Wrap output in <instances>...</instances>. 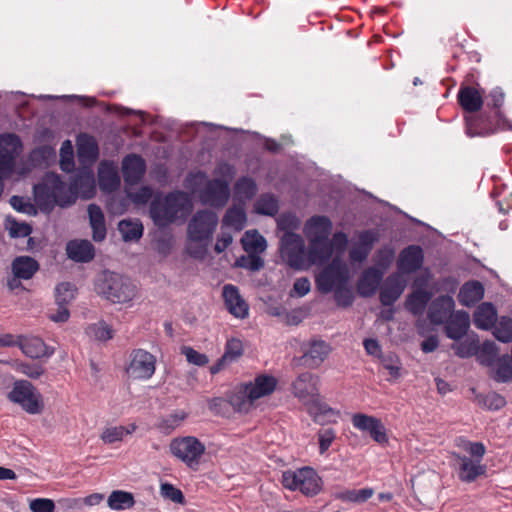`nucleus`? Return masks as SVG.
Segmentation results:
<instances>
[{
	"label": "nucleus",
	"instance_id": "61",
	"mask_svg": "<svg viewBox=\"0 0 512 512\" xmlns=\"http://www.w3.org/2000/svg\"><path fill=\"white\" fill-rule=\"evenodd\" d=\"M246 222V213L242 208H229L224 217L223 223L229 226H238L239 228Z\"/></svg>",
	"mask_w": 512,
	"mask_h": 512
},
{
	"label": "nucleus",
	"instance_id": "12",
	"mask_svg": "<svg viewBox=\"0 0 512 512\" xmlns=\"http://www.w3.org/2000/svg\"><path fill=\"white\" fill-rule=\"evenodd\" d=\"M351 421L354 428L368 432L375 442L379 444L388 442L386 428L380 419L363 413H355Z\"/></svg>",
	"mask_w": 512,
	"mask_h": 512
},
{
	"label": "nucleus",
	"instance_id": "37",
	"mask_svg": "<svg viewBox=\"0 0 512 512\" xmlns=\"http://www.w3.org/2000/svg\"><path fill=\"white\" fill-rule=\"evenodd\" d=\"M492 369L491 378L497 383L512 381V359L508 354L500 356Z\"/></svg>",
	"mask_w": 512,
	"mask_h": 512
},
{
	"label": "nucleus",
	"instance_id": "40",
	"mask_svg": "<svg viewBox=\"0 0 512 512\" xmlns=\"http://www.w3.org/2000/svg\"><path fill=\"white\" fill-rule=\"evenodd\" d=\"M118 230L125 242L138 241L143 235L140 220L123 219L118 223Z\"/></svg>",
	"mask_w": 512,
	"mask_h": 512
},
{
	"label": "nucleus",
	"instance_id": "60",
	"mask_svg": "<svg viewBox=\"0 0 512 512\" xmlns=\"http://www.w3.org/2000/svg\"><path fill=\"white\" fill-rule=\"evenodd\" d=\"M300 219L293 213H284L277 219V228L284 233H294L300 227Z\"/></svg>",
	"mask_w": 512,
	"mask_h": 512
},
{
	"label": "nucleus",
	"instance_id": "31",
	"mask_svg": "<svg viewBox=\"0 0 512 512\" xmlns=\"http://www.w3.org/2000/svg\"><path fill=\"white\" fill-rule=\"evenodd\" d=\"M484 296V286L479 281L466 282L458 293V301L464 306H473Z\"/></svg>",
	"mask_w": 512,
	"mask_h": 512
},
{
	"label": "nucleus",
	"instance_id": "16",
	"mask_svg": "<svg viewBox=\"0 0 512 512\" xmlns=\"http://www.w3.org/2000/svg\"><path fill=\"white\" fill-rule=\"evenodd\" d=\"M53 188L57 186L52 183L51 173H47L43 181L33 187L34 200L42 212L50 213L55 207Z\"/></svg>",
	"mask_w": 512,
	"mask_h": 512
},
{
	"label": "nucleus",
	"instance_id": "25",
	"mask_svg": "<svg viewBox=\"0 0 512 512\" xmlns=\"http://www.w3.org/2000/svg\"><path fill=\"white\" fill-rule=\"evenodd\" d=\"M89 224L92 229V239L101 242L106 238L107 228L105 215L100 206L95 203L89 204L87 208Z\"/></svg>",
	"mask_w": 512,
	"mask_h": 512
},
{
	"label": "nucleus",
	"instance_id": "41",
	"mask_svg": "<svg viewBox=\"0 0 512 512\" xmlns=\"http://www.w3.org/2000/svg\"><path fill=\"white\" fill-rule=\"evenodd\" d=\"M499 349L495 342L486 340L481 346L478 344L476 353L477 361L486 367H493L497 361Z\"/></svg>",
	"mask_w": 512,
	"mask_h": 512
},
{
	"label": "nucleus",
	"instance_id": "49",
	"mask_svg": "<svg viewBox=\"0 0 512 512\" xmlns=\"http://www.w3.org/2000/svg\"><path fill=\"white\" fill-rule=\"evenodd\" d=\"M107 502L112 510H126L135 503L133 494L122 490L113 491L109 495Z\"/></svg>",
	"mask_w": 512,
	"mask_h": 512
},
{
	"label": "nucleus",
	"instance_id": "6",
	"mask_svg": "<svg viewBox=\"0 0 512 512\" xmlns=\"http://www.w3.org/2000/svg\"><path fill=\"white\" fill-rule=\"evenodd\" d=\"M280 253L283 261L291 268L300 270L305 267V243L299 234L284 233L280 240Z\"/></svg>",
	"mask_w": 512,
	"mask_h": 512
},
{
	"label": "nucleus",
	"instance_id": "3",
	"mask_svg": "<svg viewBox=\"0 0 512 512\" xmlns=\"http://www.w3.org/2000/svg\"><path fill=\"white\" fill-rule=\"evenodd\" d=\"M8 399L18 404L29 414H39L44 408L41 394L35 386L27 380L15 381L11 391L8 393Z\"/></svg>",
	"mask_w": 512,
	"mask_h": 512
},
{
	"label": "nucleus",
	"instance_id": "18",
	"mask_svg": "<svg viewBox=\"0 0 512 512\" xmlns=\"http://www.w3.org/2000/svg\"><path fill=\"white\" fill-rule=\"evenodd\" d=\"M332 253V243L329 237L314 236L309 239L308 258L312 264H325L331 258Z\"/></svg>",
	"mask_w": 512,
	"mask_h": 512
},
{
	"label": "nucleus",
	"instance_id": "9",
	"mask_svg": "<svg viewBox=\"0 0 512 512\" xmlns=\"http://www.w3.org/2000/svg\"><path fill=\"white\" fill-rule=\"evenodd\" d=\"M21 150L22 142L18 135L14 133L0 135V177H7L13 172L16 158Z\"/></svg>",
	"mask_w": 512,
	"mask_h": 512
},
{
	"label": "nucleus",
	"instance_id": "57",
	"mask_svg": "<svg viewBox=\"0 0 512 512\" xmlns=\"http://www.w3.org/2000/svg\"><path fill=\"white\" fill-rule=\"evenodd\" d=\"M243 354V344L240 339L231 338L227 341L225 352L222 355V361H227L229 364L237 361Z\"/></svg>",
	"mask_w": 512,
	"mask_h": 512
},
{
	"label": "nucleus",
	"instance_id": "4",
	"mask_svg": "<svg viewBox=\"0 0 512 512\" xmlns=\"http://www.w3.org/2000/svg\"><path fill=\"white\" fill-rule=\"evenodd\" d=\"M217 224L218 216L214 211L198 210L188 223V238L196 243H207L211 240Z\"/></svg>",
	"mask_w": 512,
	"mask_h": 512
},
{
	"label": "nucleus",
	"instance_id": "19",
	"mask_svg": "<svg viewBox=\"0 0 512 512\" xmlns=\"http://www.w3.org/2000/svg\"><path fill=\"white\" fill-rule=\"evenodd\" d=\"M57 313L50 316V320H67L70 316L67 304L74 299V286L69 282H62L55 288Z\"/></svg>",
	"mask_w": 512,
	"mask_h": 512
},
{
	"label": "nucleus",
	"instance_id": "24",
	"mask_svg": "<svg viewBox=\"0 0 512 512\" xmlns=\"http://www.w3.org/2000/svg\"><path fill=\"white\" fill-rule=\"evenodd\" d=\"M454 307L455 302L451 296H439L430 304L427 320H453Z\"/></svg>",
	"mask_w": 512,
	"mask_h": 512
},
{
	"label": "nucleus",
	"instance_id": "15",
	"mask_svg": "<svg viewBox=\"0 0 512 512\" xmlns=\"http://www.w3.org/2000/svg\"><path fill=\"white\" fill-rule=\"evenodd\" d=\"M424 262V252L419 245H409L398 256L397 269L401 274H412L418 271Z\"/></svg>",
	"mask_w": 512,
	"mask_h": 512
},
{
	"label": "nucleus",
	"instance_id": "35",
	"mask_svg": "<svg viewBox=\"0 0 512 512\" xmlns=\"http://www.w3.org/2000/svg\"><path fill=\"white\" fill-rule=\"evenodd\" d=\"M71 189L77 196L82 193L85 199L92 197L95 190V179L92 172L82 171L76 174L71 182Z\"/></svg>",
	"mask_w": 512,
	"mask_h": 512
},
{
	"label": "nucleus",
	"instance_id": "64",
	"mask_svg": "<svg viewBox=\"0 0 512 512\" xmlns=\"http://www.w3.org/2000/svg\"><path fill=\"white\" fill-rule=\"evenodd\" d=\"M75 163L73 158V150L69 140H66L61 147L60 168L64 172H71Z\"/></svg>",
	"mask_w": 512,
	"mask_h": 512
},
{
	"label": "nucleus",
	"instance_id": "63",
	"mask_svg": "<svg viewBox=\"0 0 512 512\" xmlns=\"http://www.w3.org/2000/svg\"><path fill=\"white\" fill-rule=\"evenodd\" d=\"M319 453L325 454L336 439V431L333 428H321L317 432Z\"/></svg>",
	"mask_w": 512,
	"mask_h": 512
},
{
	"label": "nucleus",
	"instance_id": "44",
	"mask_svg": "<svg viewBox=\"0 0 512 512\" xmlns=\"http://www.w3.org/2000/svg\"><path fill=\"white\" fill-rule=\"evenodd\" d=\"M472 393L475 395L474 401L481 407L488 410L497 411L503 408L506 404V400L503 396L496 392H490L488 394L476 393L475 388H471Z\"/></svg>",
	"mask_w": 512,
	"mask_h": 512
},
{
	"label": "nucleus",
	"instance_id": "26",
	"mask_svg": "<svg viewBox=\"0 0 512 512\" xmlns=\"http://www.w3.org/2000/svg\"><path fill=\"white\" fill-rule=\"evenodd\" d=\"M223 296L225 298L227 309L232 315L237 318H244L247 315L248 305L241 298L239 291L235 286L231 284L225 285L223 288Z\"/></svg>",
	"mask_w": 512,
	"mask_h": 512
},
{
	"label": "nucleus",
	"instance_id": "43",
	"mask_svg": "<svg viewBox=\"0 0 512 512\" xmlns=\"http://www.w3.org/2000/svg\"><path fill=\"white\" fill-rule=\"evenodd\" d=\"M78 157L88 161H96L99 155L98 144L95 139L86 134L81 135L78 141Z\"/></svg>",
	"mask_w": 512,
	"mask_h": 512
},
{
	"label": "nucleus",
	"instance_id": "8",
	"mask_svg": "<svg viewBox=\"0 0 512 512\" xmlns=\"http://www.w3.org/2000/svg\"><path fill=\"white\" fill-rule=\"evenodd\" d=\"M303 355L294 358L295 365L305 366L309 369H317L327 359L332 351L331 345L318 338L310 339L302 346Z\"/></svg>",
	"mask_w": 512,
	"mask_h": 512
},
{
	"label": "nucleus",
	"instance_id": "23",
	"mask_svg": "<svg viewBox=\"0 0 512 512\" xmlns=\"http://www.w3.org/2000/svg\"><path fill=\"white\" fill-rule=\"evenodd\" d=\"M299 490L307 495L314 496L317 495L323 485V481L321 477L317 474V472L311 467H303L299 469Z\"/></svg>",
	"mask_w": 512,
	"mask_h": 512
},
{
	"label": "nucleus",
	"instance_id": "36",
	"mask_svg": "<svg viewBox=\"0 0 512 512\" xmlns=\"http://www.w3.org/2000/svg\"><path fill=\"white\" fill-rule=\"evenodd\" d=\"M99 187L104 192H113L120 186V177L117 170L112 166L100 164L98 171Z\"/></svg>",
	"mask_w": 512,
	"mask_h": 512
},
{
	"label": "nucleus",
	"instance_id": "5",
	"mask_svg": "<svg viewBox=\"0 0 512 512\" xmlns=\"http://www.w3.org/2000/svg\"><path fill=\"white\" fill-rule=\"evenodd\" d=\"M170 452L173 456L185 463L189 468L198 466L205 453V445L194 436L175 438L170 443Z\"/></svg>",
	"mask_w": 512,
	"mask_h": 512
},
{
	"label": "nucleus",
	"instance_id": "28",
	"mask_svg": "<svg viewBox=\"0 0 512 512\" xmlns=\"http://www.w3.org/2000/svg\"><path fill=\"white\" fill-rule=\"evenodd\" d=\"M249 388L250 400H257L270 395L276 388L277 381L270 375H259L254 382L245 383Z\"/></svg>",
	"mask_w": 512,
	"mask_h": 512
},
{
	"label": "nucleus",
	"instance_id": "34",
	"mask_svg": "<svg viewBox=\"0 0 512 512\" xmlns=\"http://www.w3.org/2000/svg\"><path fill=\"white\" fill-rule=\"evenodd\" d=\"M333 228L332 221L327 216H312L305 225V232L309 239L314 236L329 237Z\"/></svg>",
	"mask_w": 512,
	"mask_h": 512
},
{
	"label": "nucleus",
	"instance_id": "42",
	"mask_svg": "<svg viewBox=\"0 0 512 512\" xmlns=\"http://www.w3.org/2000/svg\"><path fill=\"white\" fill-rule=\"evenodd\" d=\"M254 210L257 214L273 217L279 210L278 199L272 193H263L255 202Z\"/></svg>",
	"mask_w": 512,
	"mask_h": 512
},
{
	"label": "nucleus",
	"instance_id": "46",
	"mask_svg": "<svg viewBox=\"0 0 512 512\" xmlns=\"http://www.w3.org/2000/svg\"><path fill=\"white\" fill-rule=\"evenodd\" d=\"M242 245L247 253L258 254L265 251L266 239L257 230L247 231L242 238Z\"/></svg>",
	"mask_w": 512,
	"mask_h": 512
},
{
	"label": "nucleus",
	"instance_id": "62",
	"mask_svg": "<svg viewBox=\"0 0 512 512\" xmlns=\"http://www.w3.org/2000/svg\"><path fill=\"white\" fill-rule=\"evenodd\" d=\"M332 269L327 267L316 277V286L321 293H329L337 287V283L332 278Z\"/></svg>",
	"mask_w": 512,
	"mask_h": 512
},
{
	"label": "nucleus",
	"instance_id": "47",
	"mask_svg": "<svg viewBox=\"0 0 512 512\" xmlns=\"http://www.w3.org/2000/svg\"><path fill=\"white\" fill-rule=\"evenodd\" d=\"M257 191H258L257 183L251 177L243 176V177L239 178L234 185L235 195L238 198H241L244 200L253 199L256 196Z\"/></svg>",
	"mask_w": 512,
	"mask_h": 512
},
{
	"label": "nucleus",
	"instance_id": "21",
	"mask_svg": "<svg viewBox=\"0 0 512 512\" xmlns=\"http://www.w3.org/2000/svg\"><path fill=\"white\" fill-rule=\"evenodd\" d=\"M405 281L400 275L387 277L384 286L380 291V301L384 306H390L401 296L405 289Z\"/></svg>",
	"mask_w": 512,
	"mask_h": 512
},
{
	"label": "nucleus",
	"instance_id": "48",
	"mask_svg": "<svg viewBox=\"0 0 512 512\" xmlns=\"http://www.w3.org/2000/svg\"><path fill=\"white\" fill-rule=\"evenodd\" d=\"M134 423L128 426H114L107 427L101 434V439L104 443L112 444L117 441H122L125 435H130L136 430Z\"/></svg>",
	"mask_w": 512,
	"mask_h": 512
},
{
	"label": "nucleus",
	"instance_id": "14",
	"mask_svg": "<svg viewBox=\"0 0 512 512\" xmlns=\"http://www.w3.org/2000/svg\"><path fill=\"white\" fill-rule=\"evenodd\" d=\"M200 197L203 203L222 208L227 204L230 197L229 185L222 179L210 180L202 190Z\"/></svg>",
	"mask_w": 512,
	"mask_h": 512
},
{
	"label": "nucleus",
	"instance_id": "39",
	"mask_svg": "<svg viewBox=\"0 0 512 512\" xmlns=\"http://www.w3.org/2000/svg\"><path fill=\"white\" fill-rule=\"evenodd\" d=\"M432 296L433 293L431 291L413 290L407 297L405 306L412 314H421L426 309Z\"/></svg>",
	"mask_w": 512,
	"mask_h": 512
},
{
	"label": "nucleus",
	"instance_id": "10",
	"mask_svg": "<svg viewBox=\"0 0 512 512\" xmlns=\"http://www.w3.org/2000/svg\"><path fill=\"white\" fill-rule=\"evenodd\" d=\"M155 363L154 355L143 349H134L126 373L133 379L148 380L155 372Z\"/></svg>",
	"mask_w": 512,
	"mask_h": 512
},
{
	"label": "nucleus",
	"instance_id": "56",
	"mask_svg": "<svg viewBox=\"0 0 512 512\" xmlns=\"http://www.w3.org/2000/svg\"><path fill=\"white\" fill-rule=\"evenodd\" d=\"M473 320H512L507 316L497 317V310L490 302L481 303L473 314Z\"/></svg>",
	"mask_w": 512,
	"mask_h": 512
},
{
	"label": "nucleus",
	"instance_id": "38",
	"mask_svg": "<svg viewBox=\"0 0 512 512\" xmlns=\"http://www.w3.org/2000/svg\"><path fill=\"white\" fill-rule=\"evenodd\" d=\"M307 405H309V414L319 424H324L331 417L338 415V411L321 401L320 395L311 400Z\"/></svg>",
	"mask_w": 512,
	"mask_h": 512
},
{
	"label": "nucleus",
	"instance_id": "58",
	"mask_svg": "<svg viewBox=\"0 0 512 512\" xmlns=\"http://www.w3.org/2000/svg\"><path fill=\"white\" fill-rule=\"evenodd\" d=\"M236 266L256 272L264 267V260L258 254L248 253L236 260Z\"/></svg>",
	"mask_w": 512,
	"mask_h": 512
},
{
	"label": "nucleus",
	"instance_id": "2",
	"mask_svg": "<svg viewBox=\"0 0 512 512\" xmlns=\"http://www.w3.org/2000/svg\"><path fill=\"white\" fill-rule=\"evenodd\" d=\"M97 292L112 303H128L137 294V286L128 277L112 271H104L96 283Z\"/></svg>",
	"mask_w": 512,
	"mask_h": 512
},
{
	"label": "nucleus",
	"instance_id": "33",
	"mask_svg": "<svg viewBox=\"0 0 512 512\" xmlns=\"http://www.w3.org/2000/svg\"><path fill=\"white\" fill-rule=\"evenodd\" d=\"M476 328L491 331L493 336L503 343L512 341V322H473Z\"/></svg>",
	"mask_w": 512,
	"mask_h": 512
},
{
	"label": "nucleus",
	"instance_id": "55",
	"mask_svg": "<svg viewBox=\"0 0 512 512\" xmlns=\"http://www.w3.org/2000/svg\"><path fill=\"white\" fill-rule=\"evenodd\" d=\"M12 367L16 372L24 374L31 379H38L45 372L42 365L23 361H15Z\"/></svg>",
	"mask_w": 512,
	"mask_h": 512
},
{
	"label": "nucleus",
	"instance_id": "22",
	"mask_svg": "<svg viewBox=\"0 0 512 512\" xmlns=\"http://www.w3.org/2000/svg\"><path fill=\"white\" fill-rule=\"evenodd\" d=\"M19 348L21 351L32 359L42 357H50L54 353V349L48 347L39 337H23L20 339Z\"/></svg>",
	"mask_w": 512,
	"mask_h": 512
},
{
	"label": "nucleus",
	"instance_id": "32",
	"mask_svg": "<svg viewBox=\"0 0 512 512\" xmlns=\"http://www.w3.org/2000/svg\"><path fill=\"white\" fill-rule=\"evenodd\" d=\"M457 97L461 107L470 113L479 111L483 105L481 94L476 88L471 86L462 87Z\"/></svg>",
	"mask_w": 512,
	"mask_h": 512
},
{
	"label": "nucleus",
	"instance_id": "54",
	"mask_svg": "<svg viewBox=\"0 0 512 512\" xmlns=\"http://www.w3.org/2000/svg\"><path fill=\"white\" fill-rule=\"evenodd\" d=\"M379 360L392 378L398 379L401 377L402 363L397 354L389 352L383 354Z\"/></svg>",
	"mask_w": 512,
	"mask_h": 512
},
{
	"label": "nucleus",
	"instance_id": "29",
	"mask_svg": "<svg viewBox=\"0 0 512 512\" xmlns=\"http://www.w3.org/2000/svg\"><path fill=\"white\" fill-rule=\"evenodd\" d=\"M39 267V263L30 256H17L11 263L13 275L23 280L31 279Z\"/></svg>",
	"mask_w": 512,
	"mask_h": 512
},
{
	"label": "nucleus",
	"instance_id": "52",
	"mask_svg": "<svg viewBox=\"0 0 512 512\" xmlns=\"http://www.w3.org/2000/svg\"><path fill=\"white\" fill-rule=\"evenodd\" d=\"M451 349L460 358H469L476 356L478 350V340L474 338H466L462 341L451 345Z\"/></svg>",
	"mask_w": 512,
	"mask_h": 512
},
{
	"label": "nucleus",
	"instance_id": "30",
	"mask_svg": "<svg viewBox=\"0 0 512 512\" xmlns=\"http://www.w3.org/2000/svg\"><path fill=\"white\" fill-rule=\"evenodd\" d=\"M381 279L382 273L379 270L375 268H369L365 270L358 280V293L364 297L372 296L376 292Z\"/></svg>",
	"mask_w": 512,
	"mask_h": 512
},
{
	"label": "nucleus",
	"instance_id": "27",
	"mask_svg": "<svg viewBox=\"0 0 512 512\" xmlns=\"http://www.w3.org/2000/svg\"><path fill=\"white\" fill-rule=\"evenodd\" d=\"M51 180L57 188H53L52 192L55 195V206H59L61 208H67L73 205L77 200V195L71 189V184L67 186V184L62 181L60 176L56 173L51 172Z\"/></svg>",
	"mask_w": 512,
	"mask_h": 512
},
{
	"label": "nucleus",
	"instance_id": "1",
	"mask_svg": "<svg viewBox=\"0 0 512 512\" xmlns=\"http://www.w3.org/2000/svg\"><path fill=\"white\" fill-rule=\"evenodd\" d=\"M193 210L189 195L181 190L155 196L150 202V217L159 228H165L177 222H185Z\"/></svg>",
	"mask_w": 512,
	"mask_h": 512
},
{
	"label": "nucleus",
	"instance_id": "45",
	"mask_svg": "<svg viewBox=\"0 0 512 512\" xmlns=\"http://www.w3.org/2000/svg\"><path fill=\"white\" fill-rule=\"evenodd\" d=\"M249 388L245 383L240 384L229 396L228 403L238 412L246 410L254 400H250Z\"/></svg>",
	"mask_w": 512,
	"mask_h": 512
},
{
	"label": "nucleus",
	"instance_id": "20",
	"mask_svg": "<svg viewBox=\"0 0 512 512\" xmlns=\"http://www.w3.org/2000/svg\"><path fill=\"white\" fill-rule=\"evenodd\" d=\"M66 253L75 262L87 263L94 259L95 247L86 239L71 240L67 243Z\"/></svg>",
	"mask_w": 512,
	"mask_h": 512
},
{
	"label": "nucleus",
	"instance_id": "51",
	"mask_svg": "<svg viewBox=\"0 0 512 512\" xmlns=\"http://www.w3.org/2000/svg\"><path fill=\"white\" fill-rule=\"evenodd\" d=\"M86 334L98 341H108L113 337L114 330L107 322H94L86 328Z\"/></svg>",
	"mask_w": 512,
	"mask_h": 512
},
{
	"label": "nucleus",
	"instance_id": "17",
	"mask_svg": "<svg viewBox=\"0 0 512 512\" xmlns=\"http://www.w3.org/2000/svg\"><path fill=\"white\" fill-rule=\"evenodd\" d=\"M146 172L145 160L138 154H128L122 160V174L126 184L135 185Z\"/></svg>",
	"mask_w": 512,
	"mask_h": 512
},
{
	"label": "nucleus",
	"instance_id": "50",
	"mask_svg": "<svg viewBox=\"0 0 512 512\" xmlns=\"http://www.w3.org/2000/svg\"><path fill=\"white\" fill-rule=\"evenodd\" d=\"M374 494L372 488L348 489L338 492L335 497L343 502L364 503Z\"/></svg>",
	"mask_w": 512,
	"mask_h": 512
},
{
	"label": "nucleus",
	"instance_id": "13",
	"mask_svg": "<svg viewBox=\"0 0 512 512\" xmlns=\"http://www.w3.org/2000/svg\"><path fill=\"white\" fill-rule=\"evenodd\" d=\"M456 461L458 479L463 483H472L478 477L486 474V465L479 462V459L472 460L470 457L454 452L452 454Z\"/></svg>",
	"mask_w": 512,
	"mask_h": 512
},
{
	"label": "nucleus",
	"instance_id": "59",
	"mask_svg": "<svg viewBox=\"0 0 512 512\" xmlns=\"http://www.w3.org/2000/svg\"><path fill=\"white\" fill-rule=\"evenodd\" d=\"M331 270L332 278L338 285H346L348 281V269L344 263L338 258H334L327 266Z\"/></svg>",
	"mask_w": 512,
	"mask_h": 512
},
{
	"label": "nucleus",
	"instance_id": "7",
	"mask_svg": "<svg viewBox=\"0 0 512 512\" xmlns=\"http://www.w3.org/2000/svg\"><path fill=\"white\" fill-rule=\"evenodd\" d=\"M493 97V108H494V115H493V121L490 120V116H481L478 120L479 123L475 127V132L472 133V125L471 120L467 118L468 123V132L470 135L474 134H491L494 133L496 130H512V123L506 119L502 113L499 111V107L502 104L503 101V94L494 92L491 94Z\"/></svg>",
	"mask_w": 512,
	"mask_h": 512
},
{
	"label": "nucleus",
	"instance_id": "53",
	"mask_svg": "<svg viewBox=\"0 0 512 512\" xmlns=\"http://www.w3.org/2000/svg\"><path fill=\"white\" fill-rule=\"evenodd\" d=\"M433 324H445V334L453 340H461L470 327L471 322H432Z\"/></svg>",
	"mask_w": 512,
	"mask_h": 512
},
{
	"label": "nucleus",
	"instance_id": "11",
	"mask_svg": "<svg viewBox=\"0 0 512 512\" xmlns=\"http://www.w3.org/2000/svg\"><path fill=\"white\" fill-rule=\"evenodd\" d=\"M320 379L310 372H303L292 382V394L303 404L319 396Z\"/></svg>",
	"mask_w": 512,
	"mask_h": 512
}]
</instances>
